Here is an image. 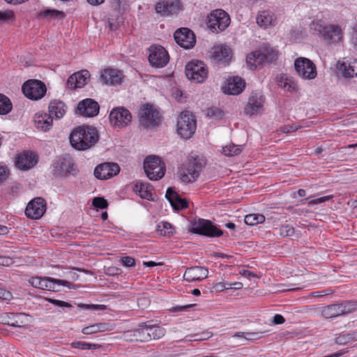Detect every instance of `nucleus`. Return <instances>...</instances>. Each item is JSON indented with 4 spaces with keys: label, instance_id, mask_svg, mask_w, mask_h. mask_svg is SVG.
Instances as JSON below:
<instances>
[{
    "label": "nucleus",
    "instance_id": "nucleus-46",
    "mask_svg": "<svg viewBox=\"0 0 357 357\" xmlns=\"http://www.w3.org/2000/svg\"><path fill=\"white\" fill-rule=\"evenodd\" d=\"M275 20V15L271 11L262 10L258 13L256 22H273Z\"/></svg>",
    "mask_w": 357,
    "mask_h": 357
},
{
    "label": "nucleus",
    "instance_id": "nucleus-36",
    "mask_svg": "<svg viewBox=\"0 0 357 357\" xmlns=\"http://www.w3.org/2000/svg\"><path fill=\"white\" fill-rule=\"evenodd\" d=\"M208 22H229V14L224 10L218 8L212 10L207 15Z\"/></svg>",
    "mask_w": 357,
    "mask_h": 357
},
{
    "label": "nucleus",
    "instance_id": "nucleus-14",
    "mask_svg": "<svg viewBox=\"0 0 357 357\" xmlns=\"http://www.w3.org/2000/svg\"><path fill=\"white\" fill-rule=\"evenodd\" d=\"M182 10V3L179 0H159L155 5L156 13L160 16H173Z\"/></svg>",
    "mask_w": 357,
    "mask_h": 357
},
{
    "label": "nucleus",
    "instance_id": "nucleus-21",
    "mask_svg": "<svg viewBox=\"0 0 357 357\" xmlns=\"http://www.w3.org/2000/svg\"><path fill=\"white\" fill-rule=\"evenodd\" d=\"M200 169V165L195 161L187 164L181 171V180L183 183H192L195 181L199 176Z\"/></svg>",
    "mask_w": 357,
    "mask_h": 357
},
{
    "label": "nucleus",
    "instance_id": "nucleus-49",
    "mask_svg": "<svg viewBox=\"0 0 357 357\" xmlns=\"http://www.w3.org/2000/svg\"><path fill=\"white\" fill-rule=\"evenodd\" d=\"M207 116L216 119H220L224 116L223 111L218 107H211L207 110Z\"/></svg>",
    "mask_w": 357,
    "mask_h": 357
},
{
    "label": "nucleus",
    "instance_id": "nucleus-64",
    "mask_svg": "<svg viewBox=\"0 0 357 357\" xmlns=\"http://www.w3.org/2000/svg\"><path fill=\"white\" fill-rule=\"evenodd\" d=\"M285 322L284 317L280 314H276L273 319V323L274 324H282Z\"/></svg>",
    "mask_w": 357,
    "mask_h": 357
},
{
    "label": "nucleus",
    "instance_id": "nucleus-50",
    "mask_svg": "<svg viewBox=\"0 0 357 357\" xmlns=\"http://www.w3.org/2000/svg\"><path fill=\"white\" fill-rule=\"evenodd\" d=\"M79 307L83 308L85 310H105L107 308V306L105 305H99V304H84L79 303L78 304Z\"/></svg>",
    "mask_w": 357,
    "mask_h": 357
},
{
    "label": "nucleus",
    "instance_id": "nucleus-9",
    "mask_svg": "<svg viewBox=\"0 0 357 357\" xmlns=\"http://www.w3.org/2000/svg\"><path fill=\"white\" fill-rule=\"evenodd\" d=\"M148 59L151 65L155 68H163L169 61L167 51L160 45H153L149 48Z\"/></svg>",
    "mask_w": 357,
    "mask_h": 357
},
{
    "label": "nucleus",
    "instance_id": "nucleus-12",
    "mask_svg": "<svg viewBox=\"0 0 357 357\" xmlns=\"http://www.w3.org/2000/svg\"><path fill=\"white\" fill-rule=\"evenodd\" d=\"M139 121L146 128L157 126L160 121V113L153 105L144 104L141 107Z\"/></svg>",
    "mask_w": 357,
    "mask_h": 357
},
{
    "label": "nucleus",
    "instance_id": "nucleus-11",
    "mask_svg": "<svg viewBox=\"0 0 357 357\" xmlns=\"http://www.w3.org/2000/svg\"><path fill=\"white\" fill-rule=\"evenodd\" d=\"M294 68L298 75L303 79H313L317 74L316 66L307 58L296 59L294 61Z\"/></svg>",
    "mask_w": 357,
    "mask_h": 357
},
{
    "label": "nucleus",
    "instance_id": "nucleus-63",
    "mask_svg": "<svg viewBox=\"0 0 357 357\" xmlns=\"http://www.w3.org/2000/svg\"><path fill=\"white\" fill-rule=\"evenodd\" d=\"M14 261L13 258L7 256H1L0 255V266H9L13 264Z\"/></svg>",
    "mask_w": 357,
    "mask_h": 357
},
{
    "label": "nucleus",
    "instance_id": "nucleus-7",
    "mask_svg": "<svg viewBox=\"0 0 357 357\" xmlns=\"http://www.w3.org/2000/svg\"><path fill=\"white\" fill-rule=\"evenodd\" d=\"M29 282L35 288L52 291H59L61 286L68 287L70 284L66 280L42 277H31Z\"/></svg>",
    "mask_w": 357,
    "mask_h": 357
},
{
    "label": "nucleus",
    "instance_id": "nucleus-28",
    "mask_svg": "<svg viewBox=\"0 0 357 357\" xmlns=\"http://www.w3.org/2000/svg\"><path fill=\"white\" fill-rule=\"evenodd\" d=\"M100 79L105 84L114 85L121 82L123 73L119 70L108 68L101 72Z\"/></svg>",
    "mask_w": 357,
    "mask_h": 357
},
{
    "label": "nucleus",
    "instance_id": "nucleus-52",
    "mask_svg": "<svg viewBox=\"0 0 357 357\" xmlns=\"http://www.w3.org/2000/svg\"><path fill=\"white\" fill-rule=\"evenodd\" d=\"M92 204L96 208L100 209H105L108 206L107 200L105 198L100 197L93 198Z\"/></svg>",
    "mask_w": 357,
    "mask_h": 357
},
{
    "label": "nucleus",
    "instance_id": "nucleus-18",
    "mask_svg": "<svg viewBox=\"0 0 357 357\" xmlns=\"http://www.w3.org/2000/svg\"><path fill=\"white\" fill-rule=\"evenodd\" d=\"M120 172V167L114 162H105L98 165L94 169V176L101 180L109 179Z\"/></svg>",
    "mask_w": 357,
    "mask_h": 357
},
{
    "label": "nucleus",
    "instance_id": "nucleus-35",
    "mask_svg": "<svg viewBox=\"0 0 357 357\" xmlns=\"http://www.w3.org/2000/svg\"><path fill=\"white\" fill-rule=\"evenodd\" d=\"M276 83L279 87L285 91L293 92L296 91L297 84L292 78L287 77L284 74H280L275 78Z\"/></svg>",
    "mask_w": 357,
    "mask_h": 357
},
{
    "label": "nucleus",
    "instance_id": "nucleus-2",
    "mask_svg": "<svg viewBox=\"0 0 357 357\" xmlns=\"http://www.w3.org/2000/svg\"><path fill=\"white\" fill-rule=\"evenodd\" d=\"M312 35L328 44H337L343 41V31L339 24H310Z\"/></svg>",
    "mask_w": 357,
    "mask_h": 357
},
{
    "label": "nucleus",
    "instance_id": "nucleus-59",
    "mask_svg": "<svg viewBox=\"0 0 357 357\" xmlns=\"http://www.w3.org/2000/svg\"><path fill=\"white\" fill-rule=\"evenodd\" d=\"M299 128L300 126L295 125H284L280 127V130L283 133H290L296 131Z\"/></svg>",
    "mask_w": 357,
    "mask_h": 357
},
{
    "label": "nucleus",
    "instance_id": "nucleus-42",
    "mask_svg": "<svg viewBox=\"0 0 357 357\" xmlns=\"http://www.w3.org/2000/svg\"><path fill=\"white\" fill-rule=\"evenodd\" d=\"M266 332H236L233 335L234 337H242L248 341L259 340L263 337Z\"/></svg>",
    "mask_w": 357,
    "mask_h": 357
},
{
    "label": "nucleus",
    "instance_id": "nucleus-55",
    "mask_svg": "<svg viewBox=\"0 0 357 357\" xmlns=\"http://www.w3.org/2000/svg\"><path fill=\"white\" fill-rule=\"evenodd\" d=\"M213 289L215 291H222L225 289H232V287H231V284L230 283H225V282H215V284H213Z\"/></svg>",
    "mask_w": 357,
    "mask_h": 357
},
{
    "label": "nucleus",
    "instance_id": "nucleus-26",
    "mask_svg": "<svg viewBox=\"0 0 357 357\" xmlns=\"http://www.w3.org/2000/svg\"><path fill=\"white\" fill-rule=\"evenodd\" d=\"M38 162V156L33 152H27L20 154L15 161L17 168L27 170L32 168Z\"/></svg>",
    "mask_w": 357,
    "mask_h": 357
},
{
    "label": "nucleus",
    "instance_id": "nucleus-16",
    "mask_svg": "<svg viewBox=\"0 0 357 357\" xmlns=\"http://www.w3.org/2000/svg\"><path fill=\"white\" fill-rule=\"evenodd\" d=\"M46 208V201L42 197H36L28 203L25 214L31 219L38 220L44 215Z\"/></svg>",
    "mask_w": 357,
    "mask_h": 357
},
{
    "label": "nucleus",
    "instance_id": "nucleus-8",
    "mask_svg": "<svg viewBox=\"0 0 357 357\" xmlns=\"http://www.w3.org/2000/svg\"><path fill=\"white\" fill-rule=\"evenodd\" d=\"M24 95L30 100L41 99L47 91L45 84L37 79H29L25 82L22 87Z\"/></svg>",
    "mask_w": 357,
    "mask_h": 357
},
{
    "label": "nucleus",
    "instance_id": "nucleus-51",
    "mask_svg": "<svg viewBox=\"0 0 357 357\" xmlns=\"http://www.w3.org/2000/svg\"><path fill=\"white\" fill-rule=\"evenodd\" d=\"M15 20L13 11L10 10H0V21H14Z\"/></svg>",
    "mask_w": 357,
    "mask_h": 357
},
{
    "label": "nucleus",
    "instance_id": "nucleus-5",
    "mask_svg": "<svg viewBox=\"0 0 357 357\" xmlns=\"http://www.w3.org/2000/svg\"><path fill=\"white\" fill-rule=\"evenodd\" d=\"M144 169L148 178L153 181L161 179L166 171L164 162L155 155H150L145 158Z\"/></svg>",
    "mask_w": 357,
    "mask_h": 357
},
{
    "label": "nucleus",
    "instance_id": "nucleus-58",
    "mask_svg": "<svg viewBox=\"0 0 357 357\" xmlns=\"http://www.w3.org/2000/svg\"><path fill=\"white\" fill-rule=\"evenodd\" d=\"M332 198H333L332 195H327V196L321 197H319V198H317V199H314L310 200L308 202V204L309 205L319 204H321V203L325 202L326 201H328V200H330Z\"/></svg>",
    "mask_w": 357,
    "mask_h": 357
},
{
    "label": "nucleus",
    "instance_id": "nucleus-30",
    "mask_svg": "<svg viewBox=\"0 0 357 357\" xmlns=\"http://www.w3.org/2000/svg\"><path fill=\"white\" fill-rule=\"evenodd\" d=\"M337 68L342 72L344 77H354L357 76V60L355 59H349L346 61H338Z\"/></svg>",
    "mask_w": 357,
    "mask_h": 357
},
{
    "label": "nucleus",
    "instance_id": "nucleus-22",
    "mask_svg": "<svg viewBox=\"0 0 357 357\" xmlns=\"http://www.w3.org/2000/svg\"><path fill=\"white\" fill-rule=\"evenodd\" d=\"M100 107L93 99L86 98L82 100L77 106L79 113L84 116L92 117L98 115Z\"/></svg>",
    "mask_w": 357,
    "mask_h": 357
},
{
    "label": "nucleus",
    "instance_id": "nucleus-25",
    "mask_svg": "<svg viewBox=\"0 0 357 357\" xmlns=\"http://www.w3.org/2000/svg\"><path fill=\"white\" fill-rule=\"evenodd\" d=\"M53 174L56 176H64L68 174L75 175L77 170L74 163L69 161L56 160L53 164Z\"/></svg>",
    "mask_w": 357,
    "mask_h": 357
},
{
    "label": "nucleus",
    "instance_id": "nucleus-44",
    "mask_svg": "<svg viewBox=\"0 0 357 357\" xmlns=\"http://www.w3.org/2000/svg\"><path fill=\"white\" fill-rule=\"evenodd\" d=\"M264 57V62L271 63L278 59V51L271 47H264L261 52Z\"/></svg>",
    "mask_w": 357,
    "mask_h": 357
},
{
    "label": "nucleus",
    "instance_id": "nucleus-3",
    "mask_svg": "<svg viewBox=\"0 0 357 357\" xmlns=\"http://www.w3.org/2000/svg\"><path fill=\"white\" fill-rule=\"evenodd\" d=\"M357 310V301H344L325 306L321 310V315L326 319H333L344 316Z\"/></svg>",
    "mask_w": 357,
    "mask_h": 357
},
{
    "label": "nucleus",
    "instance_id": "nucleus-37",
    "mask_svg": "<svg viewBox=\"0 0 357 357\" xmlns=\"http://www.w3.org/2000/svg\"><path fill=\"white\" fill-rule=\"evenodd\" d=\"M65 13L57 10H45L38 14L39 20H63Z\"/></svg>",
    "mask_w": 357,
    "mask_h": 357
},
{
    "label": "nucleus",
    "instance_id": "nucleus-32",
    "mask_svg": "<svg viewBox=\"0 0 357 357\" xmlns=\"http://www.w3.org/2000/svg\"><path fill=\"white\" fill-rule=\"evenodd\" d=\"M8 319V325L19 328L29 326L32 321V317L25 313H10Z\"/></svg>",
    "mask_w": 357,
    "mask_h": 357
},
{
    "label": "nucleus",
    "instance_id": "nucleus-6",
    "mask_svg": "<svg viewBox=\"0 0 357 357\" xmlns=\"http://www.w3.org/2000/svg\"><path fill=\"white\" fill-rule=\"evenodd\" d=\"M208 73L207 66L202 61L193 60L185 66L186 77L196 83L204 82L208 77Z\"/></svg>",
    "mask_w": 357,
    "mask_h": 357
},
{
    "label": "nucleus",
    "instance_id": "nucleus-54",
    "mask_svg": "<svg viewBox=\"0 0 357 357\" xmlns=\"http://www.w3.org/2000/svg\"><path fill=\"white\" fill-rule=\"evenodd\" d=\"M230 24H210L208 29L213 32L218 33L225 30Z\"/></svg>",
    "mask_w": 357,
    "mask_h": 357
},
{
    "label": "nucleus",
    "instance_id": "nucleus-15",
    "mask_svg": "<svg viewBox=\"0 0 357 357\" xmlns=\"http://www.w3.org/2000/svg\"><path fill=\"white\" fill-rule=\"evenodd\" d=\"M109 120L114 127L121 128L130 123L132 115L128 109L123 107H116L111 111Z\"/></svg>",
    "mask_w": 357,
    "mask_h": 357
},
{
    "label": "nucleus",
    "instance_id": "nucleus-4",
    "mask_svg": "<svg viewBox=\"0 0 357 357\" xmlns=\"http://www.w3.org/2000/svg\"><path fill=\"white\" fill-rule=\"evenodd\" d=\"M197 121L192 113L188 111L182 112L177 120V133L184 139L190 138L195 132Z\"/></svg>",
    "mask_w": 357,
    "mask_h": 357
},
{
    "label": "nucleus",
    "instance_id": "nucleus-38",
    "mask_svg": "<svg viewBox=\"0 0 357 357\" xmlns=\"http://www.w3.org/2000/svg\"><path fill=\"white\" fill-rule=\"evenodd\" d=\"M133 190L142 199L150 200L152 198V187L149 183H136L133 187Z\"/></svg>",
    "mask_w": 357,
    "mask_h": 357
},
{
    "label": "nucleus",
    "instance_id": "nucleus-45",
    "mask_svg": "<svg viewBox=\"0 0 357 357\" xmlns=\"http://www.w3.org/2000/svg\"><path fill=\"white\" fill-rule=\"evenodd\" d=\"M12 102L10 99L3 94L0 93V114H8L12 110Z\"/></svg>",
    "mask_w": 357,
    "mask_h": 357
},
{
    "label": "nucleus",
    "instance_id": "nucleus-17",
    "mask_svg": "<svg viewBox=\"0 0 357 357\" xmlns=\"http://www.w3.org/2000/svg\"><path fill=\"white\" fill-rule=\"evenodd\" d=\"M176 43L184 49H190L194 47L196 39L192 31L188 28H180L174 35Z\"/></svg>",
    "mask_w": 357,
    "mask_h": 357
},
{
    "label": "nucleus",
    "instance_id": "nucleus-24",
    "mask_svg": "<svg viewBox=\"0 0 357 357\" xmlns=\"http://www.w3.org/2000/svg\"><path fill=\"white\" fill-rule=\"evenodd\" d=\"M33 123L37 130L47 132L52 128L53 118L47 112H38L34 115Z\"/></svg>",
    "mask_w": 357,
    "mask_h": 357
},
{
    "label": "nucleus",
    "instance_id": "nucleus-34",
    "mask_svg": "<svg viewBox=\"0 0 357 357\" xmlns=\"http://www.w3.org/2000/svg\"><path fill=\"white\" fill-rule=\"evenodd\" d=\"M115 325L109 323H96L82 329V333L84 335H93L98 333L111 331L114 330Z\"/></svg>",
    "mask_w": 357,
    "mask_h": 357
},
{
    "label": "nucleus",
    "instance_id": "nucleus-60",
    "mask_svg": "<svg viewBox=\"0 0 357 357\" xmlns=\"http://www.w3.org/2000/svg\"><path fill=\"white\" fill-rule=\"evenodd\" d=\"M72 347L75 349H80L82 350H88L89 349V343L86 342H73L71 344Z\"/></svg>",
    "mask_w": 357,
    "mask_h": 357
},
{
    "label": "nucleus",
    "instance_id": "nucleus-31",
    "mask_svg": "<svg viewBox=\"0 0 357 357\" xmlns=\"http://www.w3.org/2000/svg\"><path fill=\"white\" fill-rule=\"evenodd\" d=\"M165 197L175 210H183L188 207V202L185 199H182L170 188L167 190Z\"/></svg>",
    "mask_w": 357,
    "mask_h": 357
},
{
    "label": "nucleus",
    "instance_id": "nucleus-10",
    "mask_svg": "<svg viewBox=\"0 0 357 357\" xmlns=\"http://www.w3.org/2000/svg\"><path fill=\"white\" fill-rule=\"evenodd\" d=\"M191 231L195 234L208 237H218L223 234V231L213 225L209 220L199 219L192 225Z\"/></svg>",
    "mask_w": 357,
    "mask_h": 357
},
{
    "label": "nucleus",
    "instance_id": "nucleus-1",
    "mask_svg": "<svg viewBox=\"0 0 357 357\" xmlns=\"http://www.w3.org/2000/svg\"><path fill=\"white\" fill-rule=\"evenodd\" d=\"M98 139L96 130L89 126H79L74 129L70 136V142L73 148L85 151L93 146Z\"/></svg>",
    "mask_w": 357,
    "mask_h": 357
},
{
    "label": "nucleus",
    "instance_id": "nucleus-27",
    "mask_svg": "<svg viewBox=\"0 0 357 357\" xmlns=\"http://www.w3.org/2000/svg\"><path fill=\"white\" fill-rule=\"evenodd\" d=\"M244 80L239 77H233L227 79L225 86L223 87L225 93L229 95H238L245 88Z\"/></svg>",
    "mask_w": 357,
    "mask_h": 357
},
{
    "label": "nucleus",
    "instance_id": "nucleus-56",
    "mask_svg": "<svg viewBox=\"0 0 357 357\" xmlns=\"http://www.w3.org/2000/svg\"><path fill=\"white\" fill-rule=\"evenodd\" d=\"M121 261L126 267H132L135 266V259L131 257H123L121 259Z\"/></svg>",
    "mask_w": 357,
    "mask_h": 357
},
{
    "label": "nucleus",
    "instance_id": "nucleus-47",
    "mask_svg": "<svg viewBox=\"0 0 357 357\" xmlns=\"http://www.w3.org/2000/svg\"><path fill=\"white\" fill-rule=\"evenodd\" d=\"M242 151L241 146L230 144L222 148V153L226 156H234L238 155Z\"/></svg>",
    "mask_w": 357,
    "mask_h": 357
},
{
    "label": "nucleus",
    "instance_id": "nucleus-62",
    "mask_svg": "<svg viewBox=\"0 0 357 357\" xmlns=\"http://www.w3.org/2000/svg\"><path fill=\"white\" fill-rule=\"evenodd\" d=\"M48 301L56 305V306H59V307H72V305L70 304L68 302H66V301H59V300H56V299H52V298H50L48 299Z\"/></svg>",
    "mask_w": 357,
    "mask_h": 357
},
{
    "label": "nucleus",
    "instance_id": "nucleus-13",
    "mask_svg": "<svg viewBox=\"0 0 357 357\" xmlns=\"http://www.w3.org/2000/svg\"><path fill=\"white\" fill-rule=\"evenodd\" d=\"M139 330L145 339L142 342H148L151 340H158L165 336L166 330L158 325L152 324L151 321L142 322L139 325Z\"/></svg>",
    "mask_w": 357,
    "mask_h": 357
},
{
    "label": "nucleus",
    "instance_id": "nucleus-53",
    "mask_svg": "<svg viewBox=\"0 0 357 357\" xmlns=\"http://www.w3.org/2000/svg\"><path fill=\"white\" fill-rule=\"evenodd\" d=\"M352 340V337L349 334H340L335 337V342L340 345H344Z\"/></svg>",
    "mask_w": 357,
    "mask_h": 357
},
{
    "label": "nucleus",
    "instance_id": "nucleus-39",
    "mask_svg": "<svg viewBox=\"0 0 357 357\" xmlns=\"http://www.w3.org/2000/svg\"><path fill=\"white\" fill-rule=\"evenodd\" d=\"M264 56L261 51H255L250 53L246 58L248 66L251 70L255 69L264 62Z\"/></svg>",
    "mask_w": 357,
    "mask_h": 357
},
{
    "label": "nucleus",
    "instance_id": "nucleus-33",
    "mask_svg": "<svg viewBox=\"0 0 357 357\" xmlns=\"http://www.w3.org/2000/svg\"><path fill=\"white\" fill-rule=\"evenodd\" d=\"M67 111V106L66 104L59 100H52L48 106V114L55 118L60 119L63 117Z\"/></svg>",
    "mask_w": 357,
    "mask_h": 357
},
{
    "label": "nucleus",
    "instance_id": "nucleus-41",
    "mask_svg": "<svg viewBox=\"0 0 357 357\" xmlns=\"http://www.w3.org/2000/svg\"><path fill=\"white\" fill-rule=\"evenodd\" d=\"M156 230L158 234L163 236H171L174 232L173 226L167 222H161L157 225Z\"/></svg>",
    "mask_w": 357,
    "mask_h": 357
},
{
    "label": "nucleus",
    "instance_id": "nucleus-20",
    "mask_svg": "<svg viewBox=\"0 0 357 357\" xmlns=\"http://www.w3.org/2000/svg\"><path fill=\"white\" fill-rule=\"evenodd\" d=\"M90 73L87 70H82L73 73L67 80V86L70 89L84 87L90 78Z\"/></svg>",
    "mask_w": 357,
    "mask_h": 357
},
{
    "label": "nucleus",
    "instance_id": "nucleus-40",
    "mask_svg": "<svg viewBox=\"0 0 357 357\" xmlns=\"http://www.w3.org/2000/svg\"><path fill=\"white\" fill-rule=\"evenodd\" d=\"M142 336L138 326L134 330L126 331L122 338L126 342H142V339H145Z\"/></svg>",
    "mask_w": 357,
    "mask_h": 357
},
{
    "label": "nucleus",
    "instance_id": "nucleus-57",
    "mask_svg": "<svg viewBox=\"0 0 357 357\" xmlns=\"http://www.w3.org/2000/svg\"><path fill=\"white\" fill-rule=\"evenodd\" d=\"M12 298L13 295L10 291L0 287V300L8 301H10Z\"/></svg>",
    "mask_w": 357,
    "mask_h": 357
},
{
    "label": "nucleus",
    "instance_id": "nucleus-19",
    "mask_svg": "<svg viewBox=\"0 0 357 357\" xmlns=\"http://www.w3.org/2000/svg\"><path fill=\"white\" fill-rule=\"evenodd\" d=\"M264 100V97L261 93H252L248 98V104L245 107V114L252 116L261 112Z\"/></svg>",
    "mask_w": 357,
    "mask_h": 357
},
{
    "label": "nucleus",
    "instance_id": "nucleus-61",
    "mask_svg": "<svg viewBox=\"0 0 357 357\" xmlns=\"http://www.w3.org/2000/svg\"><path fill=\"white\" fill-rule=\"evenodd\" d=\"M9 169L4 166L0 165V183H3L8 177Z\"/></svg>",
    "mask_w": 357,
    "mask_h": 357
},
{
    "label": "nucleus",
    "instance_id": "nucleus-43",
    "mask_svg": "<svg viewBox=\"0 0 357 357\" xmlns=\"http://www.w3.org/2000/svg\"><path fill=\"white\" fill-rule=\"evenodd\" d=\"M265 216L259 213H250L245 216V223L248 225H257L265 221Z\"/></svg>",
    "mask_w": 357,
    "mask_h": 357
},
{
    "label": "nucleus",
    "instance_id": "nucleus-48",
    "mask_svg": "<svg viewBox=\"0 0 357 357\" xmlns=\"http://www.w3.org/2000/svg\"><path fill=\"white\" fill-rule=\"evenodd\" d=\"M295 230L294 227L290 225H283L280 228V235L282 237H289L294 234Z\"/></svg>",
    "mask_w": 357,
    "mask_h": 357
},
{
    "label": "nucleus",
    "instance_id": "nucleus-23",
    "mask_svg": "<svg viewBox=\"0 0 357 357\" xmlns=\"http://www.w3.org/2000/svg\"><path fill=\"white\" fill-rule=\"evenodd\" d=\"M208 270L204 266H192L188 268L183 275V278L187 282H197L204 280L208 277Z\"/></svg>",
    "mask_w": 357,
    "mask_h": 357
},
{
    "label": "nucleus",
    "instance_id": "nucleus-29",
    "mask_svg": "<svg viewBox=\"0 0 357 357\" xmlns=\"http://www.w3.org/2000/svg\"><path fill=\"white\" fill-rule=\"evenodd\" d=\"M211 52L217 61L228 63L231 59V50L225 45L213 46Z\"/></svg>",
    "mask_w": 357,
    "mask_h": 357
}]
</instances>
